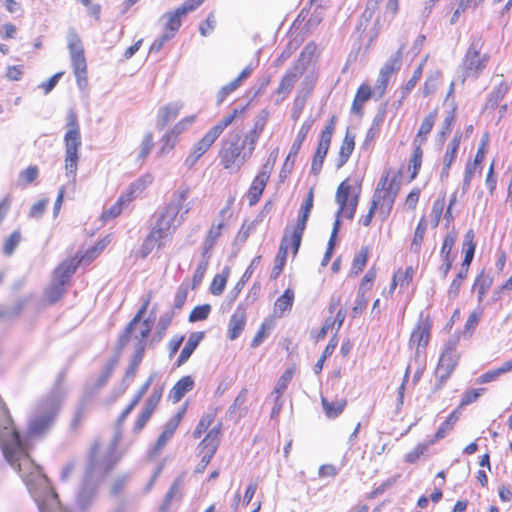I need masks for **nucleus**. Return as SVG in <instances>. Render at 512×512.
Masks as SVG:
<instances>
[{"instance_id": "1", "label": "nucleus", "mask_w": 512, "mask_h": 512, "mask_svg": "<svg viewBox=\"0 0 512 512\" xmlns=\"http://www.w3.org/2000/svg\"><path fill=\"white\" fill-rule=\"evenodd\" d=\"M119 435L116 434L107 443L95 442L91 448L85 475L76 497V506L80 510H86L96 495L97 483L111 470L119 457L116 447Z\"/></svg>"}, {"instance_id": "2", "label": "nucleus", "mask_w": 512, "mask_h": 512, "mask_svg": "<svg viewBox=\"0 0 512 512\" xmlns=\"http://www.w3.org/2000/svg\"><path fill=\"white\" fill-rule=\"evenodd\" d=\"M360 192V186L352 187L348 180L341 182L338 186L335 195V201L339 207L336 212V219L333 225L330 239L328 241V246L321 262L322 266H326L332 257L336 244L337 234L340 228V217L344 216L348 219L354 218L359 202Z\"/></svg>"}, {"instance_id": "3", "label": "nucleus", "mask_w": 512, "mask_h": 512, "mask_svg": "<svg viewBox=\"0 0 512 512\" xmlns=\"http://www.w3.org/2000/svg\"><path fill=\"white\" fill-rule=\"evenodd\" d=\"M188 188L178 189L172 196L171 201L160 213L153 230L169 241L174 234L177 227L182 223L184 215L190 211L189 203H186L188 198Z\"/></svg>"}, {"instance_id": "4", "label": "nucleus", "mask_w": 512, "mask_h": 512, "mask_svg": "<svg viewBox=\"0 0 512 512\" xmlns=\"http://www.w3.org/2000/svg\"><path fill=\"white\" fill-rule=\"evenodd\" d=\"M60 402V394L52 392L35 405L28 420L30 436H40L51 429L59 411Z\"/></svg>"}, {"instance_id": "5", "label": "nucleus", "mask_w": 512, "mask_h": 512, "mask_svg": "<svg viewBox=\"0 0 512 512\" xmlns=\"http://www.w3.org/2000/svg\"><path fill=\"white\" fill-rule=\"evenodd\" d=\"M65 142V175L73 185L76 183L79 150L81 148V135L77 116L70 111L67 116V131L64 136Z\"/></svg>"}, {"instance_id": "6", "label": "nucleus", "mask_w": 512, "mask_h": 512, "mask_svg": "<svg viewBox=\"0 0 512 512\" xmlns=\"http://www.w3.org/2000/svg\"><path fill=\"white\" fill-rule=\"evenodd\" d=\"M398 192L397 177L391 171H386L377 184L371 203L379 209L383 217H387L392 210Z\"/></svg>"}, {"instance_id": "7", "label": "nucleus", "mask_w": 512, "mask_h": 512, "mask_svg": "<svg viewBox=\"0 0 512 512\" xmlns=\"http://www.w3.org/2000/svg\"><path fill=\"white\" fill-rule=\"evenodd\" d=\"M67 42L77 84L80 89H85L87 86V65L81 40L74 30L68 32Z\"/></svg>"}, {"instance_id": "8", "label": "nucleus", "mask_w": 512, "mask_h": 512, "mask_svg": "<svg viewBox=\"0 0 512 512\" xmlns=\"http://www.w3.org/2000/svg\"><path fill=\"white\" fill-rule=\"evenodd\" d=\"M489 56L481 53L479 40L473 41L463 59L464 77H477L486 67Z\"/></svg>"}, {"instance_id": "9", "label": "nucleus", "mask_w": 512, "mask_h": 512, "mask_svg": "<svg viewBox=\"0 0 512 512\" xmlns=\"http://www.w3.org/2000/svg\"><path fill=\"white\" fill-rule=\"evenodd\" d=\"M456 345V340L447 342L445 349L439 358V362L435 370V375L440 382L439 385H442L450 377L457 365L458 356L456 354Z\"/></svg>"}, {"instance_id": "10", "label": "nucleus", "mask_w": 512, "mask_h": 512, "mask_svg": "<svg viewBox=\"0 0 512 512\" xmlns=\"http://www.w3.org/2000/svg\"><path fill=\"white\" fill-rule=\"evenodd\" d=\"M221 429L222 426L219 423L208 432L206 437L200 443L199 449L202 454V458L197 466L196 472H202L213 457L220 444Z\"/></svg>"}, {"instance_id": "11", "label": "nucleus", "mask_w": 512, "mask_h": 512, "mask_svg": "<svg viewBox=\"0 0 512 512\" xmlns=\"http://www.w3.org/2000/svg\"><path fill=\"white\" fill-rule=\"evenodd\" d=\"M313 190L311 189L307 194L304 204L301 207L300 215L298 217L296 225L290 229L291 232V243L294 247V253L296 254L300 244L303 232L306 228V224L313 208Z\"/></svg>"}, {"instance_id": "12", "label": "nucleus", "mask_w": 512, "mask_h": 512, "mask_svg": "<svg viewBox=\"0 0 512 512\" xmlns=\"http://www.w3.org/2000/svg\"><path fill=\"white\" fill-rule=\"evenodd\" d=\"M223 123V121H220L216 126L210 129L199 142L195 144L191 154L185 160V165L187 167H193L198 161V159L210 148V146L220 136V134L223 131Z\"/></svg>"}, {"instance_id": "13", "label": "nucleus", "mask_w": 512, "mask_h": 512, "mask_svg": "<svg viewBox=\"0 0 512 512\" xmlns=\"http://www.w3.org/2000/svg\"><path fill=\"white\" fill-rule=\"evenodd\" d=\"M204 0H187L182 6L173 12H168L162 16L165 21V32H172L173 35L181 26V18L188 12L195 10Z\"/></svg>"}, {"instance_id": "14", "label": "nucleus", "mask_w": 512, "mask_h": 512, "mask_svg": "<svg viewBox=\"0 0 512 512\" xmlns=\"http://www.w3.org/2000/svg\"><path fill=\"white\" fill-rule=\"evenodd\" d=\"M153 320L146 319L139 321L133 325V320L127 326L125 332L120 337V344L124 346L128 341L134 339L137 341L136 346L141 343L146 345V338L149 336L152 329Z\"/></svg>"}, {"instance_id": "15", "label": "nucleus", "mask_w": 512, "mask_h": 512, "mask_svg": "<svg viewBox=\"0 0 512 512\" xmlns=\"http://www.w3.org/2000/svg\"><path fill=\"white\" fill-rule=\"evenodd\" d=\"M430 338V325L427 321H422L413 329L409 341V346H416L415 359L418 361L423 357L424 350L428 345Z\"/></svg>"}, {"instance_id": "16", "label": "nucleus", "mask_w": 512, "mask_h": 512, "mask_svg": "<svg viewBox=\"0 0 512 512\" xmlns=\"http://www.w3.org/2000/svg\"><path fill=\"white\" fill-rule=\"evenodd\" d=\"M118 359L112 358L110 359L106 365L103 367L101 374L94 380H91L85 389V396L90 397L97 393L102 387L105 386L107 381L112 375V372L117 364Z\"/></svg>"}, {"instance_id": "17", "label": "nucleus", "mask_w": 512, "mask_h": 512, "mask_svg": "<svg viewBox=\"0 0 512 512\" xmlns=\"http://www.w3.org/2000/svg\"><path fill=\"white\" fill-rule=\"evenodd\" d=\"M290 248H292L294 250V247H293V245L291 243L290 228H287L286 231H285V234H284V236L282 238L278 254H277L276 258H275V265H274V268H273V274H274L275 277H277L280 274V272L282 271V269H283V267L285 265V261H286L288 250Z\"/></svg>"}, {"instance_id": "18", "label": "nucleus", "mask_w": 512, "mask_h": 512, "mask_svg": "<svg viewBox=\"0 0 512 512\" xmlns=\"http://www.w3.org/2000/svg\"><path fill=\"white\" fill-rule=\"evenodd\" d=\"M183 105L180 102H174L161 107L158 111L156 125L162 129L170 121L175 119L182 109Z\"/></svg>"}, {"instance_id": "19", "label": "nucleus", "mask_w": 512, "mask_h": 512, "mask_svg": "<svg viewBox=\"0 0 512 512\" xmlns=\"http://www.w3.org/2000/svg\"><path fill=\"white\" fill-rule=\"evenodd\" d=\"M268 181V174L267 171H260L258 175L255 177L254 181L252 182V185L247 193V198L249 201V204L251 206L255 205L266 186V183Z\"/></svg>"}, {"instance_id": "20", "label": "nucleus", "mask_w": 512, "mask_h": 512, "mask_svg": "<svg viewBox=\"0 0 512 512\" xmlns=\"http://www.w3.org/2000/svg\"><path fill=\"white\" fill-rule=\"evenodd\" d=\"M153 182V176L151 174L142 175L140 178L135 180L127 189L125 195H123L127 202L140 196Z\"/></svg>"}, {"instance_id": "21", "label": "nucleus", "mask_w": 512, "mask_h": 512, "mask_svg": "<svg viewBox=\"0 0 512 512\" xmlns=\"http://www.w3.org/2000/svg\"><path fill=\"white\" fill-rule=\"evenodd\" d=\"M246 323V312L244 308L238 307L229 322V338L231 340L236 339L243 331Z\"/></svg>"}, {"instance_id": "22", "label": "nucleus", "mask_w": 512, "mask_h": 512, "mask_svg": "<svg viewBox=\"0 0 512 512\" xmlns=\"http://www.w3.org/2000/svg\"><path fill=\"white\" fill-rule=\"evenodd\" d=\"M194 386V381L190 376L181 378L171 389L169 398L174 402H179L186 393L191 391Z\"/></svg>"}, {"instance_id": "23", "label": "nucleus", "mask_w": 512, "mask_h": 512, "mask_svg": "<svg viewBox=\"0 0 512 512\" xmlns=\"http://www.w3.org/2000/svg\"><path fill=\"white\" fill-rule=\"evenodd\" d=\"M82 262L81 259L76 261L75 259H70L64 261L54 272L53 280L56 282H61L65 285L67 280L72 276V274L76 271L77 265Z\"/></svg>"}, {"instance_id": "24", "label": "nucleus", "mask_w": 512, "mask_h": 512, "mask_svg": "<svg viewBox=\"0 0 512 512\" xmlns=\"http://www.w3.org/2000/svg\"><path fill=\"white\" fill-rule=\"evenodd\" d=\"M82 262L81 259L76 261L75 259H70L64 261L54 272L53 280L56 282H61L65 285L67 280L72 276V274L76 271L77 265Z\"/></svg>"}, {"instance_id": "25", "label": "nucleus", "mask_w": 512, "mask_h": 512, "mask_svg": "<svg viewBox=\"0 0 512 512\" xmlns=\"http://www.w3.org/2000/svg\"><path fill=\"white\" fill-rule=\"evenodd\" d=\"M355 136L347 130L345 137L342 141L340 150H339V156L336 162V165L338 168L342 167L349 159L350 155L352 154L355 146Z\"/></svg>"}, {"instance_id": "26", "label": "nucleus", "mask_w": 512, "mask_h": 512, "mask_svg": "<svg viewBox=\"0 0 512 512\" xmlns=\"http://www.w3.org/2000/svg\"><path fill=\"white\" fill-rule=\"evenodd\" d=\"M302 74L301 69L298 66L290 68L281 79L279 87L277 89L278 94H287L291 91L297 79Z\"/></svg>"}, {"instance_id": "27", "label": "nucleus", "mask_w": 512, "mask_h": 512, "mask_svg": "<svg viewBox=\"0 0 512 512\" xmlns=\"http://www.w3.org/2000/svg\"><path fill=\"white\" fill-rule=\"evenodd\" d=\"M168 241L164 238H160L158 233L152 229V231L148 234L146 239L143 242V245L140 249V254L143 258L148 256L156 247L161 248L166 245Z\"/></svg>"}, {"instance_id": "28", "label": "nucleus", "mask_w": 512, "mask_h": 512, "mask_svg": "<svg viewBox=\"0 0 512 512\" xmlns=\"http://www.w3.org/2000/svg\"><path fill=\"white\" fill-rule=\"evenodd\" d=\"M474 232L472 230L467 231L463 240V247L465 249V256L461 264L460 271H466L468 273L469 266L473 260L475 252V244L473 242Z\"/></svg>"}, {"instance_id": "29", "label": "nucleus", "mask_w": 512, "mask_h": 512, "mask_svg": "<svg viewBox=\"0 0 512 512\" xmlns=\"http://www.w3.org/2000/svg\"><path fill=\"white\" fill-rule=\"evenodd\" d=\"M202 338H203L202 332H194L189 336L185 346L183 347V349L181 350V353L179 355L178 366L182 365L189 359V357L191 356L193 351L196 349V347L198 346V344L200 343Z\"/></svg>"}, {"instance_id": "30", "label": "nucleus", "mask_w": 512, "mask_h": 512, "mask_svg": "<svg viewBox=\"0 0 512 512\" xmlns=\"http://www.w3.org/2000/svg\"><path fill=\"white\" fill-rule=\"evenodd\" d=\"M294 301V292L291 289H287L284 293L275 301L274 313L276 316H283V314L292 308Z\"/></svg>"}, {"instance_id": "31", "label": "nucleus", "mask_w": 512, "mask_h": 512, "mask_svg": "<svg viewBox=\"0 0 512 512\" xmlns=\"http://www.w3.org/2000/svg\"><path fill=\"white\" fill-rule=\"evenodd\" d=\"M436 115V111H432L423 119L418 133L414 139V143H419V145H422V143L426 140L428 134L431 132L434 126Z\"/></svg>"}, {"instance_id": "32", "label": "nucleus", "mask_w": 512, "mask_h": 512, "mask_svg": "<svg viewBox=\"0 0 512 512\" xmlns=\"http://www.w3.org/2000/svg\"><path fill=\"white\" fill-rule=\"evenodd\" d=\"M321 404L325 415L332 419L338 417L343 412L347 405V401L345 399H340L329 402L326 398L322 397Z\"/></svg>"}, {"instance_id": "33", "label": "nucleus", "mask_w": 512, "mask_h": 512, "mask_svg": "<svg viewBox=\"0 0 512 512\" xmlns=\"http://www.w3.org/2000/svg\"><path fill=\"white\" fill-rule=\"evenodd\" d=\"M414 270L412 267H407L405 271L399 269L396 271L392 278L390 292H392L398 285L400 287H407L413 278Z\"/></svg>"}, {"instance_id": "34", "label": "nucleus", "mask_w": 512, "mask_h": 512, "mask_svg": "<svg viewBox=\"0 0 512 512\" xmlns=\"http://www.w3.org/2000/svg\"><path fill=\"white\" fill-rule=\"evenodd\" d=\"M460 140H461V133L457 132L447 146V150H446L444 158H443L444 166L451 167V165L455 161L456 154H457V151H458L459 145H460Z\"/></svg>"}, {"instance_id": "35", "label": "nucleus", "mask_w": 512, "mask_h": 512, "mask_svg": "<svg viewBox=\"0 0 512 512\" xmlns=\"http://www.w3.org/2000/svg\"><path fill=\"white\" fill-rule=\"evenodd\" d=\"M428 56H425L424 59L418 64V66L415 68L412 77L405 83V85L401 88L402 91V98H406L407 95L411 92V90L415 87L417 82L422 76L423 69L425 66V63L427 61Z\"/></svg>"}, {"instance_id": "36", "label": "nucleus", "mask_w": 512, "mask_h": 512, "mask_svg": "<svg viewBox=\"0 0 512 512\" xmlns=\"http://www.w3.org/2000/svg\"><path fill=\"white\" fill-rule=\"evenodd\" d=\"M401 59L402 47H400L398 51L387 60V62L381 68L380 73L391 77L396 71L400 69Z\"/></svg>"}, {"instance_id": "37", "label": "nucleus", "mask_w": 512, "mask_h": 512, "mask_svg": "<svg viewBox=\"0 0 512 512\" xmlns=\"http://www.w3.org/2000/svg\"><path fill=\"white\" fill-rule=\"evenodd\" d=\"M426 229H427V221L423 217L420 219V221L415 229L413 240L411 243V251H413L414 253L420 252Z\"/></svg>"}, {"instance_id": "38", "label": "nucleus", "mask_w": 512, "mask_h": 512, "mask_svg": "<svg viewBox=\"0 0 512 512\" xmlns=\"http://www.w3.org/2000/svg\"><path fill=\"white\" fill-rule=\"evenodd\" d=\"M294 375V369L288 368L286 369L283 374L278 379L276 386L271 393L272 397L278 396V398H281V395L285 392L289 382L292 380Z\"/></svg>"}, {"instance_id": "39", "label": "nucleus", "mask_w": 512, "mask_h": 512, "mask_svg": "<svg viewBox=\"0 0 512 512\" xmlns=\"http://www.w3.org/2000/svg\"><path fill=\"white\" fill-rule=\"evenodd\" d=\"M253 71L254 66L252 64L247 65L233 81L226 84V94L239 88L242 83L252 74Z\"/></svg>"}, {"instance_id": "40", "label": "nucleus", "mask_w": 512, "mask_h": 512, "mask_svg": "<svg viewBox=\"0 0 512 512\" xmlns=\"http://www.w3.org/2000/svg\"><path fill=\"white\" fill-rule=\"evenodd\" d=\"M415 144V149L413 151V155L410 159V162H409V171H412L411 172V179H414L416 177V175L418 174V171L421 167V163H422V149H421V145H419V143H414Z\"/></svg>"}, {"instance_id": "41", "label": "nucleus", "mask_w": 512, "mask_h": 512, "mask_svg": "<svg viewBox=\"0 0 512 512\" xmlns=\"http://www.w3.org/2000/svg\"><path fill=\"white\" fill-rule=\"evenodd\" d=\"M64 291V284L53 280L46 290V299L48 300L49 303L53 304L63 296Z\"/></svg>"}, {"instance_id": "42", "label": "nucleus", "mask_w": 512, "mask_h": 512, "mask_svg": "<svg viewBox=\"0 0 512 512\" xmlns=\"http://www.w3.org/2000/svg\"><path fill=\"white\" fill-rule=\"evenodd\" d=\"M329 148L319 145L317 146L316 152L314 154L312 165H311V171L314 174H318L322 168L323 161L327 155Z\"/></svg>"}, {"instance_id": "43", "label": "nucleus", "mask_w": 512, "mask_h": 512, "mask_svg": "<svg viewBox=\"0 0 512 512\" xmlns=\"http://www.w3.org/2000/svg\"><path fill=\"white\" fill-rule=\"evenodd\" d=\"M153 146H154L153 135H152V133L148 132L144 135V137L141 141L140 149H139L138 156H137L138 160H140L141 162H144L145 159L147 158V156L149 155V153L151 152Z\"/></svg>"}, {"instance_id": "44", "label": "nucleus", "mask_w": 512, "mask_h": 512, "mask_svg": "<svg viewBox=\"0 0 512 512\" xmlns=\"http://www.w3.org/2000/svg\"><path fill=\"white\" fill-rule=\"evenodd\" d=\"M368 248L363 247L361 250L355 255L352 263V272L357 275L359 274L366 265L368 258Z\"/></svg>"}, {"instance_id": "45", "label": "nucleus", "mask_w": 512, "mask_h": 512, "mask_svg": "<svg viewBox=\"0 0 512 512\" xmlns=\"http://www.w3.org/2000/svg\"><path fill=\"white\" fill-rule=\"evenodd\" d=\"M440 78L441 73L439 71H434L427 76L423 87L424 96H429L436 90Z\"/></svg>"}, {"instance_id": "46", "label": "nucleus", "mask_w": 512, "mask_h": 512, "mask_svg": "<svg viewBox=\"0 0 512 512\" xmlns=\"http://www.w3.org/2000/svg\"><path fill=\"white\" fill-rule=\"evenodd\" d=\"M456 239L457 236L454 232H450L445 236L440 252L442 259H454V257L451 256V251Z\"/></svg>"}, {"instance_id": "47", "label": "nucleus", "mask_w": 512, "mask_h": 512, "mask_svg": "<svg viewBox=\"0 0 512 512\" xmlns=\"http://www.w3.org/2000/svg\"><path fill=\"white\" fill-rule=\"evenodd\" d=\"M126 202V198L124 196H121L113 206H111L109 209L103 212L102 220L108 221L120 215L123 210V205Z\"/></svg>"}, {"instance_id": "48", "label": "nucleus", "mask_w": 512, "mask_h": 512, "mask_svg": "<svg viewBox=\"0 0 512 512\" xmlns=\"http://www.w3.org/2000/svg\"><path fill=\"white\" fill-rule=\"evenodd\" d=\"M334 130H335V116H333L330 119V121L327 123V125L325 126L324 130L321 133L320 140H319L318 144L329 148Z\"/></svg>"}, {"instance_id": "49", "label": "nucleus", "mask_w": 512, "mask_h": 512, "mask_svg": "<svg viewBox=\"0 0 512 512\" xmlns=\"http://www.w3.org/2000/svg\"><path fill=\"white\" fill-rule=\"evenodd\" d=\"M177 142L176 136L173 133L167 132L161 139V147L159 149V155L164 156L172 151Z\"/></svg>"}, {"instance_id": "50", "label": "nucleus", "mask_w": 512, "mask_h": 512, "mask_svg": "<svg viewBox=\"0 0 512 512\" xmlns=\"http://www.w3.org/2000/svg\"><path fill=\"white\" fill-rule=\"evenodd\" d=\"M479 165L474 163V162H467L466 166H465V170H464V177H463V181H462V195L465 194L469 187H470V183H471V179L477 169Z\"/></svg>"}, {"instance_id": "51", "label": "nucleus", "mask_w": 512, "mask_h": 512, "mask_svg": "<svg viewBox=\"0 0 512 512\" xmlns=\"http://www.w3.org/2000/svg\"><path fill=\"white\" fill-rule=\"evenodd\" d=\"M211 311L209 304L196 306L189 315L190 322H197L206 319Z\"/></svg>"}, {"instance_id": "52", "label": "nucleus", "mask_w": 512, "mask_h": 512, "mask_svg": "<svg viewBox=\"0 0 512 512\" xmlns=\"http://www.w3.org/2000/svg\"><path fill=\"white\" fill-rule=\"evenodd\" d=\"M481 314L482 312L480 310H475L469 315L463 330L464 336L470 337L472 335L478 325Z\"/></svg>"}, {"instance_id": "53", "label": "nucleus", "mask_w": 512, "mask_h": 512, "mask_svg": "<svg viewBox=\"0 0 512 512\" xmlns=\"http://www.w3.org/2000/svg\"><path fill=\"white\" fill-rule=\"evenodd\" d=\"M444 206H445V198L444 197L435 200V202L433 203V207L431 210V221H432L433 227L438 226L440 218H441L443 210H444Z\"/></svg>"}, {"instance_id": "54", "label": "nucleus", "mask_w": 512, "mask_h": 512, "mask_svg": "<svg viewBox=\"0 0 512 512\" xmlns=\"http://www.w3.org/2000/svg\"><path fill=\"white\" fill-rule=\"evenodd\" d=\"M222 223H219L216 227H212L209 231L207 239L204 243V255H206L210 249L214 246L216 240L221 235Z\"/></svg>"}, {"instance_id": "55", "label": "nucleus", "mask_w": 512, "mask_h": 512, "mask_svg": "<svg viewBox=\"0 0 512 512\" xmlns=\"http://www.w3.org/2000/svg\"><path fill=\"white\" fill-rule=\"evenodd\" d=\"M433 443L434 440H430L428 442L418 444L411 452L406 454L405 461L408 463H414Z\"/></svg>"}, {"instance_id": "56", "label": "nucleus", "mask_w": 512, "mask_h": 512, "mask_svg": "<svg viewBox=\"0 0 512 512\" xmlns=\"http://www.w3.org/2000/svg\"><path fill=\"white\" fill-rule=\"evenodd\" d=\"M213 422V415L208 413L206 415H204L201 420L199 421V423L197 424L195 430L193 431V437L194 438H200L202 436L203 433L206 432V430L209 428V426L212 424Z\"/></svg>"}, {"instance_id": "57", "label": "nucleus", "mask_w": 512, "mask_h": 512, "mask_svg": "<svg viewBox=\"0 0 512 512\" xmlns=\"http://www.w3.org/2000/svg\"><path fill=\"white\" fill-rule=\"evenodd\" d=\"M21 240L19 231H14L4 243L3 251L6 255H11Z\"/></svg>"}, {"instance_id": "58", "label": "nucleus", "mask_w": 512, "mask_h": 512, "mask_svg": "<svg viewBox=\"0 0 512 512\" xmlns=\"http://www.w3.org/2000/svg\"><path fill=\"white\" fill-rule=\"evenodd\" d=\"M466 278V271H459L456 278L451 282L450 287L448 289V296L450 298H456L459 294L460 286L463 279Z\"/></svg>"}, {"instance_id": "59", "label": "nucleus", "mask_w": 512, "mask_h": 512, "mask_svg": "<svg viewBox=\"0 0 512 512\" xmlns=\"http://www.w3.org/2000/svg\"><path fill=\"white\" fill-rule=\"evenodd\" d=\"M366 305L367 299L365 297V292L358 291L355 305L352 308V317L356 318L359 316L365 310Z\"/></svg>"}, {"instance_id": "60", "label": "nucleus", "mask_w": 512, "mask_h": 512, "mask_svg": "<svg viewBox=\"0 0 512 512\" xmlns=\"http://www.w3.org/2000/svg\"><path fill=\"white\" fill-rule=\"evenodd\" d=\"M38 168L36 166H29L25 170L21 171L19 180L24 184L32 183L38 177Z\"/></svg>"}, {"instance_id": "61", "label": "nucleus", "mask_w": 512, "mask_h": 512, "mask_svg": "<svg viewBox=\"0 0 512 512\" xmlns=\"http://www.w3.org/2000/svg\"><path fill=\"white\" fill-rule=\"evenodd\" d=\"M188 294V286L180 285L176 291L175 299H174V309H181L187 299Z\"/></svg>"}, {"instance_id": "62", "label": "nucleus", "mask_w": 512, "mask_h": 512, "mask_svg": "<svg viewBox=\"0 0 512 512\" xmlns=\"http://www.w3.org/2000/svg\"><path fill=\"white\" fill-rule=\"evenodd\" d=\"M48 203H49V199L44 198V199L39 200L34 205H32V207L30 208V211H29V217L40 218L43 215Z\"/></svg>"}, {"instance_id": "63", "label": "nucleus", "mask_w": 512, "mask_h": 512, "mask_svg": "<svg viewBox=\"0 0 512 512\" xmlns=\"http://www.w3.org/2000/svg\"><path fill=\"white\" fill-rule=\"evenodd\" d=\"M162 397V389H155L147 399L144 408L154 412Z\"/></svg>"}, {"instance_id": "64", "label": "nucleus", "mask_w": 512, "mask_h": 512, "mask_svg": "<svg viewBox=\"0 0 512 512\" xmlns=\"http://www.w3.org/2000/svg\"><path fill=\"white\" fill-rule=\"evenodd\" d=\"M390 77L383 75L379 72L375 87H374V93L378 95V98H381L387 88V85L389 83Z\"/></svg>"}]
</instances>
